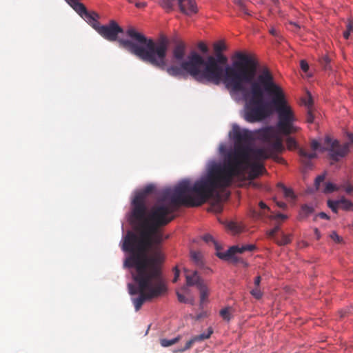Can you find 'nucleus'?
Masks as SVG:
<instances>
[{"label": "nucleus", "instance_id": "4d7b16f0", "mask_svg": "<svg viewBox=\"0 0 353 353\" xmlns=\"http://www.w3.org/2000/svg\"><path fill=\"white\" fill-rule=\"evenodd\" d=\"M345 190L347 193H351L353 191V186L348 184L346 187H345Z\"/></svg>", "mask_w": 353, "mask_h": 353}, {"label": "nucleus", "instance_id": "79ce46f5", "mask_svg": "<svg viewBox=\"0 0 353 353\" xmlns=\"http://www.w3.org/2000/svg\"><path fill=\"white\" fill-rule=\"evenodd\" d=\"M300 66H301V70L305 72H306L309 69L308 63L305 60L301 61Z\"/></svg>", "mask_w": 353, "mask_h": 353}, {"label": "nucleus", "instance_id": "f03ea898", "mask_svg": "<svg viewBox=\"0 0 353 353\" xmlns=\"http://www.w3.org/2000/svg\"><path fill=\"white\" fill-rule=\"evenodd\" d=\"M232 64L223 70L222 65L226 64L228 58L222 52L215 56H208L204 59L199 53L191 52L185 61L180 67L166 65L167 73L174 77H180L189 74L199 83L219 85L223 83L225 88L233 93H241L243 99L250 91V85L257 77L258 61L251 55L240 51L232 57Z\"/></svg>", "mask_w": 353, "mask_h": 353}, {"label": "nucleus", "instance_id": "dca6fc26", "mask_svg": "<svg viewBox=\"0 0 353 353\" xmlns=\"http://www.w3.org/2000/svg\"><path fill=\"white\" fill-rule=\"evenodd\" d=\"M299 154L301 158L302 162L306 165H310V160L314 159L317 157L315 152H308L305 149L301 148L299 150Z\"/></svg>", "mask_w": 353, "mask_h": 353}, {"label": "nucleus", "instance_id": "b1692460", "mask_svg": "<svg viewBox=\"0 0 353 353\" xmlns=\"http://www.w3.org/2000/svg\"><path fill=\"white\" fill-rule=\"evenodd\" d=\"M198 290L200 291L201 303H203L208 296V289L205 284L199 285Z\"/></svg>", "mask_w": 353, "mask_h": 353}, {"label": "nucleus", "instance_id": "bf43d9fd", "mask_svg": "<svg viewBox=\"0 0 353 353\" xmlns=\"http://www.w3.org/2000/svg\"><path fill=\"white\" fill-rule=\"evenodd\" d=\"M270 32L272 34V35H276V31L275 29H271L270 30Z\"/></svg>", "mask_w": 353, "mask_h": 353}, {"label": "nucleus", "instance_id": "052dcab7", "mask_svg": "<svg viewBox=\"0 0 353 353\" xmlns=\"http://www.w3.org/2000/svg\"><path fill=\"white\" fill-rule=\"evenodd\" d=\"M272 1L276 5L277 3H278V0H272Z\"/></svg>", "mask_w": 353, "mask_h": 353}, {"label": "nucleus", "instance_id": "0eeeda50", "mask_svg": "<svg viewBox=\"0 0 353 353\" xmlns=\"http://www.w3.org/2000/svg\"><path fill=\"white\" fill-rule=\"evenodd\" d=\"M353 145V135H349V142L340 145L337 140H333L330 137L326 136L323 145H321L316 140L311 141L310 147L313 151H328L330 158L334 161H338L349 152V148Z\"/></svg>", "mask_w": 353, "mask_h": 353}, {"label": "nucleus", "instance_id": "cd10ccee", "mask_svg": "<svg viewBox=\"0 0 353 353\" xmlns=\"http://www.w3.org/2000/svg\"><path fill=\"white\" fill-rule=\"evenodd\" d=\"M353 30V21L349 20L346 25V30L343 32V37L345 39H348L351 32Z\"/></svg>", "mask_w": 353, "mask_h": 353}, {"label": "nucleus", "instance_id": "8fccbe9b", "mask_svg": "<svg viewBox=\"0 0 353 353\" xmlns=\"http://www.w3.org/2000/svg\"><path fill=\"white\" fill-rule=\"evenodd\" d=\"M179 277V270L176 267L174 268V277L172 280L173 283H176L178 281Z\"/></svg>", "mask_w": 353, "mask_h": 353}, {"label": "nucleus", "instance_id": "72a5a7b5", "mask_svg": "<svg viewBox=\"0 0 353 353\" xmlns=\"http://www.w3.org/2000/svg\"><path fill=\"white\" fill-rule=\"evenodd\" d=\"M251 214H252V216L253 218H255V219H261V218H263V217H268V213L266 212H256L255 210H253L251 212Z\"/></svg>", "mask_w": 353, "mask_h": 353}, {"label": "nucleus", "instance_id": "864d4df0", "mask_svg": "<svg viewBox=\"0 0 353 353\" xmlns=\"http://www.w3.org/2000/svg\"><path fill=\"white\" fill-rule=\"evenodd\" d=\"M135 6L138 8H144L146 6V3L145 2H136Z\"/></svg>", "mask_w": 353, "mask_h": 353}, {"label": "nucleus", "instance_id": "3c124183", "mask_svg": "<svg viewBox=\"0 0 353 353\" xmlns=\"http://www.w3.org/2000/svg\"><path fill=\"white\" fill-rule=\"evenodd\" d=\"M261 276H256V277L254 279V283L255 287H259L260 283H261Z\"/></svg>", "mask_w": 353, "mask_h": 353}, {"label": "nucleus", "instance_id": "c03bdc74", "mask_svg": "<svg viewBox=\"0 0 353 353\" xmlns=\"http://www.w3.org/2000/svg\"><path fill=\"white\" fill-rule=\"evenodd\" d=\"M259 205L262 210L261 212H265V210H267V212H270V208L263 201H260Z\"/></svg>", "mask_w": 353, "mask_h": 353}, {"label": "nucleus", "instance_id": "49530a36", "mask_svg": "<svg viewBox=\"0 0 353 353\" xmlns=\"http://www.w3.org/2000/svg\"><path fill=\"white\" fill-rule=\"evenodd\" d=\"M228 227L230 230L234 232H239V228L237 225L234 222H230L228 223Z\"/></svg>", "mask_w": 353, "mask_h": 353}, {"label": "nucleus", "instance_id": "a211bd4d", "mask_svg": "<svg viewBox=\"0 0 353 353\" xmlns=\"http://www.w3.org/2000/svg\"><path fill=\"white\" fill-rule=\"evenodd\" d=\"M314 211V208L312 205L307 204L301 206V211L299 212L300 219H304L312 214Z\"/></svg>", "mask_w": 353, "mask_h": 353}, {"label": "nucleus", "instance_id": "5fc2aeb1", "mask_svg": "<svg viewBox=\"0 0 353 353\" xmlns=\"http://www.w3.org/2000/svg\"><path fill=\"white\" fill-rule=\"evenodd\" d=\"M257 177H258L257 175H256L254 173H252L250 170L249 171V172H248V179L250 180H254V179H255Z\"/></svg>", "mask_w": 353, "mask_h": 353}, {"label": "nucleus", "instance_id": "2f4dec72", "mask_svg": "<svg viewBox=\"0 0 353 353\" xmlns=\"http://www.w3.org/2000/svg\"><path fill=\"white\" fill-rule=\"evenodd\" d=\"M325 179V174H321L316 178L315 182H314V185L317 190H321V183L324 181Z\"/></svg>", "mask_w": 353, "mask_h": 353}, {"label": "nucleus", "instance_id": "0e129e2a", "mask_svg": "<svg viewBox=\"0 0 353 353\" xmlns=\"http://www.w3.org/2000/svg\"><path fill=\"white\" fill-rule=\"evenodd\" d=\"M183 290H187V288H186V287H184V288H183Z\"/></svg>", "mask_w": 353, "mask_h": 353}, {"label": "nucleus", "instance_id": "423d86ee", "mask_svg": "<svg viewBox=\"0 0 353 353\" xmlns=\"http://www.w3.org/2000/svg\"><path fill=\"white\" fill-rule=\"evenodd\" d=\"M259 137L266 143V146L261 148L252 149L250 152L255 161L272 158L279 161L276 154L284 150L282 139L273 127H266L259 131Z\"/></svg>", "mask_w": 353, "mask_h": 353}, {"label": "nucleus", "instance_id": "412c9836", "mask_svg": "<svg viewBox=\"0 0 353 353\" xmlns=\"http://www.w3.org/2000/svg\"><path fill=\"white\" fill-rule=\"evenodd\" d=\"M339 187L336 185L335 184L327 182L324 183V188L321 190V191L325 194L332 193L334 191H337L339 190Z\"/></svg>", "mask_w": 353, "mask_h": 353}, {"label": "nucleus", "instance_id": "ea45409f", "mask_svg": "<svg viewBox=\"0 0 353 353\" xmlns=\"http://www.w3.org/2000/svg\"><path fill=\"white\" fill-rule=\"evenodd\" d=\"M280 230V226L279 225H276L273 229L270 230L268 232V236L270 238H274L276 232Z\"/></svg>", "mask_w": 353, "mask_h": 353}, {"label": "nucleus", "instance_id": "e433bc0d", "mask_svg": "<svg viewBox=\"0 0 353 353\" xmlns=\"http://www.w3.org/2000/svg\"><path fill=\"white\" fill-rule=\"evenodd\" d=\"M191 259L197 264L201 261V254L198 252H191Z\"/></svg>", "mask_w": 353, "mask_h": 353}, {"label": "nucleus", "instance_id": "5701e85b", "mask_svg": "<svg viewBox=\"0 0 353 353\" xmlns=\"http://www.w3.org/2000/svg\"><path fill=\"white\" fill-rule=\"evenodd\" d=\"M180 339L179 336L175 337L172 339H160V344L163 347H169L176 343Z\"/></svg>", "mask_w": 353, "mask_h": 353}, {"label": "nucleus", "instance_id": "f257e3e1", "mask_svg": "<svg viewBox=\"0 0 353 353\" xmlns=\"http://www.w3.org/2000/svg\"><path fill=\"white\" fill-rule=\"evenodd\" d=\"M198 182L199 180L192 185L190 179H183L173 189L164 190L150 210L147 209L146 199L154 190L153 185L145 187L132 201L129 219L134 232L128 231L122 250L130 253L124 261V268H134L131 272L134 282L128 284V289L130 294H139L132 299L136 311L145 301L159 296L166 290L159 267L163 259L160 245L164 239L160 228L173 220L175 207L198 206L212 196L210 193L203 194L195 189Z\"/></svg>", "mask_w": 353, "mask_h": 353}, {"label": "nucleus", "instance_id": "4c0bfd02", "mask_svg": "<svg viewBox=\"0 0 353 353\" xmlns=\"http://www.w3.org/2000/svg\"><path fill=\"white\" fill-rule=\"evenodd\" d=\"M314 117L312 113V109L309 108L307 111L306 121L308 123H312L314 122Z\"/></svg>", "mask_w": 353, "mask_h": 353}, {"label": "nucleus", "instance_id": "7c9ffc66", "mask_svg": "<svg viewBox=\"0 0 353 353\" xmlns=\"http://www.w3.org/2000/svg\"><path fill=\"white\" fill-rule=\"evenodd\" d=\"M327 206L334 213H337L338 212V209L340 208H339V205L338 204V201H337L328 200L327 201Z\"/></svg>", "mask_w": 353, "mask_h": 353}, {"label": "nucleus", "instance_id": "de8ad7c7", "mask_svg": "<svg viewBox=\"0 0 353 353\" xmlns=\"http://www.w3.org/2000/svg\"><path fill=\"white\" fill-rule=\"evenodd\" d=\"M289 24L293 27L292 30L297 32L299 30H300L301 26L296 22L290 21Z\"/></svg>", "mask_w": 353, "mask_h": 353}, {"label": "nucleus", "instance_id": "393cba45", "mask_svg": "<svg viewBox=\"0 0 353 353\" xmlns=\"http://www.w3.org/2000/svg\"><path fill=\"white\" fill-rule=\"evenodd\" d=\"M320 64L325 70H330V59L327 56L322 57L319 60Z\"/></svg>", "mask_w": 353, "mask_h": 353}, {"label": "nucleus", "instance_id": "2eb2a0df", "mask_svg": "<svg viewBox=\"0 0 353 353\" xmlns=\"http://www.w3.org/2000/svg\"><path fill=\"white\" fill-rule=\"evenodd\" d=\"M65 1L81 16L88 10L85 6L78 0H65Z\"/></svg>", "mask_w": 353, "mask_h": 353}, {"label": "nucleus", "instance_id": "c756f323", "mask_svg": "<svg viewBox=\"0 0 353 353\" xmlns=\"http://www.w3.org/2000/svg\"><path fill=\"white\" fill-rule=\"evenodd\" d=\"M203 239L204 241H205L208 243H209L210 242L212 243L214 245L216 250H219V246L218 243L216 242V241L214 239L212 236H211L210 234H205L203 236ZM217 252H219L217 251Z\"/></svg>", "mask_w": 353, "mask_h": 353}, {"label": "nucleus", "instance_id": "603ef678", "mask_svg": "<svg viewBox=\"0 0 353 353\" xmlns=\"http://www.w3.org/2000/svg\"><path fill=\"white\" fill-rule=\"evenodd\" d=\"M317 216L323 219H326V220L330 219V216L325 212H320L319 214H318Z\"/></svg>", "mask_w": 353, "mask_h": 353}, {"label": "nucleus", "instance_id": "37998d69", "mask_svg": "<svg viewBox=\"0 0 353 353\" xmlns=\"http://www.w3.org/2000/svg\"><path fill=\"white\" fill-rule=\"evenodd\" d=\"M198 48L203 52V53H206L208 52V48L207 47V46L203 43V42H200L199 44H198Z\"/></svg>", "mask_w": 353, "mask_h": 353}, {"label": "nucleus", "instance_id": "ddd939ff", "mask_svg": "<svg viewBox=\"0 0 353 353\" xmlns=\"http://www.w3.org/2000/svg\"><path fill=\"white\" fill-rule=\"evenodd\" d=\"M243 168H245L244 171L246 168H250V170L258 176L265 171V168L262 163L257 161L250 162V154H249V163H243Z\"/></svg>", "mask_w": 353, "mask_h": 353}, {"label": "nucleus", "instance_id": "e2e57ef3", "mask_svg": "<svg viewBox=\"0 0 353 353\" xmlns=\"http://www.w3.org/2000/svg\"><path fill=\"white\" fill-rule=\"evenodd\" d=\"M129 3H132L134 2V0H127Z\"/></svg>", "mask_w": 353, "mask_h": 353}, {"label": "nucleus", "instance_id": "9d476101", "mask_svg": "<svg viewBox=\"0 0 353 353\" xmlns=\"http://www.w3.org/2000/svg\"><path fill=\"white\" fill-rule=\"evenodd\" d=\"M213 331L210 327L208 328L207 332H204L202 334H200L199 335L193 336L191 339H190L188 341H187L184 347L179 349L178 350L174 351V352H185L192 347V346L196 342H201L205 339H208L210 337L211 334H212Z\"/></svg>", "mask_w": 353, "mask_h": 353}, {"label": "nucleus", "instance_id": "f8f14e48", "mask_svg": "<svg viewBox=\"0 0 353 353\" xmlns=\"http://www.w3.org/2000/svg\"><path fill=\"white\" fill-rule=\"evenodd\" d=\"M185 55V45L183 42H179L174 48L172 50V59L174 61H185L183 59ZM179 65V67H180Z\"/></svg>", "mask_w": 353, "mask_h": 353}, {"label": "nucleus", "instance_id": "58836bf2", "mask_svg": "<svg viewBox=\"0 0 353 353\" xmlns=\"http://www.w3.org/2000/svg\"><path fill=\"white\" fill-rule=\"evenodd\" d=\"M176 295H177V298H178V300L179 302L184 303H191L192 304V303H193L192 299L189 300L188 299L185 298L183 294H181L179 292H177Z\"/></svg>", "mask_w": 353, "mask_h": 353}, {"label": "nucleus", "instance_id": "9b49d317", "mask_svg": "<svg viewBox=\"0 0 353 353\" xmlns=\"http://www.w3.org/2000/svg\"><path fill=\"white\" fill-rule=\"evenodd\" d=\"M185 273V280L187 286H196L197 288L199 285H204L203 280L200 277L196 271L190 272L187 269H184Z\"/></svg>", "mask_w": 353, "mask_h": 353}, {"label": "nucleus", "instance_id": "7ed1b4c3", "mask_svg": "<svg viewBox=\"0 0 353 353\" xmlns=\"http://www.w3.org/2000/svg\"><path fill=\"white\" fill-rule=\"evenodd\" d=\"M244 118L250 123L261 121L272 114L273 106L278 114L276 127L279 132L289 135L299 128L294 125L296 120L291 107L288 105L281 87L274 80L270 69L265 66L250 86L243 98Z\"/></svg>", "mask_w": 353, "mask_h": 353}, {"label": "nucleus", "instance_id": "c85d7f7f", "mask_svg": "<svg viewBox=\"0 0 353 353\" xmlns=\"http://www.w3.org/2000/svg\"><path fill=\"white\" fill-rule=\"evenodd\" d=\"M250 294L253 297H254L256 299H260L262 298L263 293L259 287H254L251 291Z\"/></svg>", "mask_w": 353, "mask_h": 353}, {"label": "nucleus", "instance_id": "aec40b11", "mask_svg": "<svg viewBox=\"0 0 353 353\" xmlns=\"http://www.w3.org/2000/svg\"><path fill=\"white\" fill-rule=\"evenodd\" d=\"M232 312H233L232 308L230 307H228L222 309L220 311L219 314L223 320H225L226 321H230L232 317Z\"/></svg>", "mask_w": 353, "mask_h": 353}, {"label": "nucleus", "instance_id": "13d9d810", "mask_svg": "<svg viewBox=\"0 0 353 353\" xmlns=\"http://www.w3.org/2000/svg\"><path fill=\"white\" fill-rule=\"evenodd\" d=\"M314 234L316 235V239H319L321 237V235H320V232H319V229H317V228L314 229Z\"/></svg>", "mask_w": 353, "mask_h": 353}, {"label": "nucleus", "instance_id": "a19ab883", "mask_svg": "<svg viewBox=\"0 0 353 353\" xmlns=\"http://www.w3.org/2000/svg\"><path fill=\"white\" fill-rule=\"evenodd\" d=\"M330 238L336 243H341L342 241V239L339 236L336 232H332L330 235Z\"/></svg>", "mask_w": 353, "mask_h": 353}, {"label": "nucleus", "instance_id": "473e14b6", "mask_svg": "<svg viewBox=\"0 0 353 353\" xmlns=\"http://www.w3.org/2000/svg\"><path fill=\"white\" fill-rule=\"evenodd\" d=\"M303 103L305 105L307 106V110H309V108L312 109L313 100L310 92L307 93V97L303 100Z\"/></svg>", "mask_w": 353, "mask_h": 353}, {"label": "nucleus", "instance_id": "6e6552de", "mask_svg": "<svg viewBox=\"0 0 353 353\" xmlns=\"http://www.w3.org/2000/svg\"><path fill=\"white\" fill-rule=\"evenodd\" d=\"M256 249V247L254 244L245 245H242L241 247L234 245L230 247L225 252H216V256L219 259L225 261H236V258L234 257L235 254L243 253L246 251L252 252Z\"/></svg>", "mask_w": 353, "mask_h": 353}, {"label": "nucleus", "instance_id": "1a4fd4ad", "mask_svg": "<svg viewBox=\"0 0 353 353\" xmlns=\"http://www.w3.org/2000/svg\"><path fill=\"white\" fill-rule=\"evenodd\" d=\"M181 12L188 16L197 13L198 8L194 0H176Z\"/></svg>", "mask_w": 353, "mask_h": 353}, {"label": "nucleus", "instance_id": "39448f33", "mask_svg": "<svg viewBox=\"0 0 353 353\" xmlns=\"http://www.w3.org/2000/svg\"><path fill=\"white\" fill-rule=\"evenodd\" d=\"M96 31L109 41H118L121 48L136 56L141 61L158 69H165L169 45L166 37H162L155 41L151 38L146 37L134 28L130 27L126 30V35L130 39H118V34L123 33V30L114 20L110 21L108 25L100 24Z\"/></svg>", "mask_w": 353, "mask_h": 353}, {"label": "nucleus", "instance_id": "f3484780", "mask_svg": "<svg viewBox=\"0 0 353 353\" xmlns=\"http://www.w3.org/2000/svg\"><path fill=\"white\" fill-rule=\"evenodd\" d=\"M277 186L283 190V195L285 199H287L288 200H294L295 199L296 196H295L292 189L285 187L283 183H278Z\"/></svg>", "mask_w": 353, "mask_h": 353}, {"label": "nucleus", "instance_id": "680f3d73", "mask_svg": "<svg viewBox=\"0 0 353 353\" xmlns=\"http://www.w3.org/2000/svg\"><path fill=\"white\" fill-rule=\"evenodd\" d=\"M190 5H189V4H188V3H186V4H185V8H186L187 9H189V8H190Z\"/></svg>", "mask_w": 353, "mask_h": 353}, {"label": "nucleus", "instance_id": "f704fd0d", "mask_svg": "<svg viewBox=\"0 0 353 353\" xmlns=\"http://www.w3.org/2000/svg\"><path fill=\"white\" fill-rule=\"evenodd\" d=\"M287 147L289 150H292L296 148L297 143L294 139L288 137L286 139Z\"/></svg>", "mask_w": 353, "mask_h": 353}, {"label": "nucleus", "instance_id": "c9c22d12", "mask_svg": "<svg viewBox=\"0 0 353 353\" xmlns=\"http://www.w3.org/2000/svg\"><path fill=\"white\" fill-rule=\"evenodd\" d=\"M225 48V46L222 42H218L214 44V50L215 53L222 52Z\"/></svg>", "mask_w": 353, "mask_h": 353}, {"label": "nucleus", "instance_id": "4be33fe9", "mask_svg": "<svg viewBox=\"0 0 353 353\" xmlns=\"http://www.w3.org/2000/svg\"><path fill=\"white\" fill-rule=\"evenodd\" d=\"M337 201L338 204L339 205V208L344 210H350L353 207L352 203L346 199L343 198L340 200H338Z\"/></svg>", "mask_w": 353, "mask_h": 353}, {"label": "nucleus", "instance_id": "bb28decb", "mask_svg": "<svg viewBox=\"0 0 353 353\" xmlns=\"http://www.w3.org/2000/svg\"><path fill=\"white\" fill-rule=\"evenodd\" d=\"M291 239L290 236L282 233L281 239H276V242L279 245H285L290 243Z\"/></svg>", "mask_w": 353, "mask_h": 353}, {"label": "nucleus", "instance_id": "a18cd8bd", "mask_svg": "<svg viewBox=\"0 0 353 353\" xmlns=\"http://www.w3.org/2000/svg\"><path fill=\"white\" fill-rule=\"evenodd\" d=\"M268 218L270 219H286L287 216L284 215L283 214L279 213L275 216H269L268 215Z\"/></svg>", "mask_w": 353, "mask_h": 353}, {"label": "nucleus", "instance_id": "a878e982", "mask_svg": "<svg viewBox=\"0 0 353 353\" xmlns=\"http://www.w3.org/2000/svg\"><path fill=\"white\" fill-rule=\"evenodd\" d=\"M174 1V0H161L160 2V5L162 6L163 8L165 9L167 11H170L173 8Z\"/></svg>", "mask_w": 353, "mask_h": 353}, {"label": "nucleus", "instance_id": "09e8293b", "mask_svg": "<svg viewBox=\"0 0 353 353\" xmlns=\"http://www.w3.org/2000/svg\"><path fill=\"white\" fill-rule=\"evenodd\" d=\"M213 208L216 212H221L223 210L222 205L219 202L213 205Z\"/></svg>", "mask_w": 353, "mask_h": 353}, {"label": "nucleus", "instance_id": "4468645a", "mask_svg": "<svg viewBox=\"0 0 353 353\" xmlns=\"http://www.w3.org/2000/svg\"><path fill=\"white\" fill-rule=\"evenodd\" d=\"M87 23H88L95 30L100 26L98 19L99 14L95 12H88V10L81 17Z\"/></svg>", "mask_w": 353, "mask_h": 353}, {"label": "nucleus", "instance_id": "20e7f679", "mask_svg": "<svg viewBox=\"0 0 353 353\" xmlns=\"http://www.w3.org/2000/svg\"><path fill=\"white\" fill-rule=\"evenodd\" d=\"M230 136L234 141V151L228 152L222 163L210 164L206 175L196 185L195 189L203 194L210 193L212 196L216 190L229 187L234 177L243 175V163H249L252 150V133L234 125Z\"/></svg>", "mask_w": 353, "mask_h": 353}, {"label": "nucleus", "instance_id": "6e6d98bb", "mask_svg": "<svg viewBox=\"0 0 353 353\" xmlns=\"http://www.w3.org/2000/svg\"><path fill=\"white\" fill-rule=\"evenodd\" d=\"M276 203L277 206H279V208H283V209H285L287 207V205L284 202H282V201H277Z\"/></svg>", "mask_w": 353, "mask_h": 353}, {"label": "nucleus", "instance_id": "6ab92c4d", "mask_svg": "<svg viewBox=\"0 0 353 353\" xmlns=\"http://www.w3.org/2000/svg\"><path fill=\"white\" fill-rule=\"evenodd\" d=\"M250 3L248 1L244 0H235V4L239 8V10L245 14L250 16V13L248 10V4Z\"/></svg>", "mask_w": 353, "mask_h": 353}]
</instances>
